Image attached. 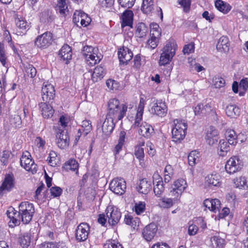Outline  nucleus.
I'll return each instance as SVG.
<instances>
[{
    "instance_id": "1",
    "label": "nucleus",
    "mask_w": 248,
    "mask_h": 248,
    "mask_svg": "<svg viewBox=\"0 0 248 248\" xmlns=\"http://www.w3.org/2000/svg\"><path fill=\"white\" fill-rule=\"evenodd\" d=\"M127 110V105L121 104L118 99L111 98L108 102L106 116L109 118L114 119L116 122H118L125 116Z\"/></svg>"
},
{
    "instance_id": "2",
    "label": "nucleus",
    "mask_w": 248,
    "mask_h": 248,
    "mask_svg": "<svg viewBox=\"0 0 248 248\" xmlns=\"http://www.w3.org/2000/svg\"><path fill=\"white\" fill-rule=\"evenodd\" d=\"M177 46L173 40H170L166 42L161 54L159 63L160 65H165L171 61L176 53Z\"/></svg>"
},
{
    "instance_id": "3",
    "label": "nucleus",
    "mask_w": 248,
    "mask_h": 248,
    "mask_svg": "<svg viewBox=\"0 0 248 248\" xmlns=\"http://www.w3.org/2000/svg\"><path fill=\"white\" fill-rule=\"evenodd\" d=\"M174 127L172 129V138L175 142H180L186 136L187 126L182 120H174Z\"/></svg>"
},
{
    "instance_id": "4",
    "label": "nucleus",
    "mask_w": 248,
    "mask_h": 248,
    "mask_svg": "<svg viewBox=\"0 0 248 248\" xmlns=\"http://www.w3.org/2000/svg\"><path fill=\"white\" fill-rule=\"evenodd\" d=\"M18 208L21 214V221L24 224H28L31 220L35 212L33 204L23 202L19 205Z\"/></svg>"
},
{
    "instance_id": "5",
    "label": "nucleus",
    "mask_w": 248,
    "mask_h": 248,
    "mask_svg": "<svg viewBox=\"0 0 248 248\" xmlns=\"http://www.w3.org/2000/svg\"><path fill=\"white\" fill-rule=\"evenodd\" d=\"M243 166V162L239 156H232L226 162L225 166L226 171L232 174L240 171Z\"/></svg>"
},
{
    "instance_id": "6",
    "label": "nucleus",
    "mask_w": 248,
    "mask_h": 248,
    "mask_svg": "<svg viewBox=\"0 0 248 248\" xmlns=\"http://www.w3.org/2000/svg\"><path fill=\"white\" fill-rule=\"evenodd\" d=\"M53 40L52 34L50 32L46 31L38 36L35 40L34 44L38 47L44 49L48 47Z\"/></svg>"
},
{
    "instance_id": "7",
    "label": "nucleus",
    "mask_w": 248,
    "mask_h": 248,
    "mask_svg": "<svg viewBox=\"0 0 248 248\" xmlns=\"http://www.w3.org/2000/svg\"><path fill=\"white\" fill-rule=\"evenodd\" d=\"M90 226L86 222L80 223L77 227L75 233L76 240L79 242L86 241L88 238Z\"/></svg>"
},
{
    "instance_id": "8",
    "label": "nucleus",
    "mask_w": 248,
    "mask_h": 248,
    "mask_svg": "<svg viewBox=\"0 0 248 248\" xmlns=\"http://www.w3.org/2000/svg\"><path fill=\"white\" fill-rule=\"evenodd\" d=\"M106 212L108 222L110 225L114 226L118 223L121 217V213L118 208L108 206L106 209Z\"/></svg>"
},
{
    "instance_id": "9",
    "label": "nucleus",
    "mask_w": 248,
    "mask_h": 248,
    "mask_svg": "<svg viewBox=\"0 0 248 248\" xmlns=\"http://www.w3.org/2000/svg\"><path fill=\"white\" fill-rule=\"evenodd\" d=\"M110 189L114 193L122 195L126 188L125 181L122 178L113 179L109 184Z\"/></svg>"
},
{
    "instance_id": "10",
    "label": "nucleus",
    "mask_w": 248,
    "mask_h": 248,
    "mask_svg": "<svg viewBox=\"0 0 248 248\" xmlns=\"http://www.w3.org/2000/svg\"><path fill=\"white\" fill-rule=\"evenodd\" d=\"M186 187V181L183 179H178L173 182L171 186L172 189L170 192V195L174 197V198H177L180 197Z\"/></svg>"
},
{
    "instance_id": "11",
    "label": "nucleus",
    "mask_w": 248,
    "mask_h": 248,
    "mask_svg": "<svg viewBox=\"0 0 248 248\" xmlns=\"http://www.w3.org/2000/svg\"><path fill=\"white\" fill-rule=\"evenodd\" d=\"M14 18L16 28V34L18 35H21L22 34H24L30 29V23L18 15H15Z\"/></svg>"
},
{
    "instance_id": "12",
    "label": "nucleus",
    "mask_w": 248,
    "mask_h": 248,
    "mask_svg": "<svg viewBox=\"0 0 248 248\" xmlns=\"http://www.w3.org/2000/svg\"><path fill=\"white\" fill-rule=\"evenodd\" d=\"M56 137V142L60 148L64 149L69 146L70 138L67 131L59 129Z\"/></svg>"
},
{
    "instance_id": "13",
    "label": "nucleus",
    "mask_w": 248,
    "mask_h": 248,
    "mask_svg": "<svg viewBox=\"0 0 248 248\" xmlns=\"http://www.w3.org/2000/svg\"><path fill=\"white\" fill-rule=\"evenodd\" d=\"M41 93L43 101L49 103L53 100L55 95V90L54 86L50 84L43 85L41 90Z\"/></svg>"
},
{
    "instance_id": "14",
    "label": "nucleus",
    "mask_w": 248,
    "mask_h": 248,
    "mask_svg": "<svg viewBox=\"0 0 248 248\" xmlns=\"http://www.w3.org/2000/svg\"><path fill=\"white\" fill-rule=\"evenodd\" d=\"M118 58L120 64L126 65L133 56L132 51L127 47L123 46L118 51Z\"/></svg>"
},
{
    "instance_id": "15",
    "label": "nucleus",
    "mask_w": 248,
    "mask_h": 248,
    "mask_svg": "<svg viewBox=\"0 0 248 248\" xmlns=\"http://www.w3.org/2000/svg\"><path fill=\"white\" fill-rule=\"evenodd\" d=\"M167 107L165 102L162 100H156L152 106L151 112L153 114L162 117L167 114Z\"/></svg>"
},
{
    "instance_id": "16",
    "label": "nucleus",
    "mask_w": 248,
    "mask_h": 248,
    "mask_svg": "<svg viewBox=\"0 0 248 248\" xmlns=\"http://www.w3.org/2000/svg\"><path fill=\"white\" fill-rule=\"evenodd\" d=\"M153 179L154 185V192L156 196L159 197L164 190L162 178L157 173H155L153 176Z\"/></svg>"
},
{
    "instance_id": "17",
    "label": "nucleus",
    "mask_w": 248,
    "mask_h": 248,
    "mask_svg": "<svg viewBox=\"0 0 248 248\" xmlns=\"http://www.w3.org/2000/svg\"><path fill=\"white\" fill-rule=\"evenodd\" d=\"M157 231L156 224L152 223L147 225L143 230L142 235L147 241H150L155 236Z\"/></svg>"
},
{
    "instance_id": "18",
    "label": "nucleus",
    "mask_w": 248,
    "mask_h": 248,
    "mask_svg": "<svg viewBox=\"0 0 248 248\" xmlns=\"http://www.w3.org/2000/svg\"><path fill=\"white\" fill-rule=\"evenodd\" d=\"M134 14L132 10L126 9L122 14L121 18L122 20L121 23L122 28L128 26L133 28Z\"/></svg>"
},
{
    "instance_id": "19",
    "label": "nucleus",
    "mask_w": 248,
    "mask_h": 248,
    "mask_svg": "<svg viewBox=\"0 0 248 248\" xmlns=\"http://www.w3.org/2000/svg\"><path fill=\"white\" fill-rule=\"evenodd\" d=\"M117 122L115 119L109 118L106 116V118L102 125L103 133L106 136L109 135L112 132Z\"/></svg>"
},
{
    "instance_id": "20",
    "label": "nucleus",
    "mask_w": 248,
    "mask_h": 248,
    "mask_svg": "<svg viewBox=\"0 0 248 248\" xmlns=\"http://www.w3.org/2000/svg\"><path fill=\"white\" fill-rule=\"evenodd\" d=\"M205 139L208 144L212 145L215 144L218 139L217 130L213 126H210L207 130Z\"/></svg>"
},
{
    "instance_id": "21",
    "label": "nucleus",
    "mask_w": 248,
    "mask_h": 248,
    "mask_svg": "<svg viewBox=\"0 0 248 248\" xmlns=\"http://www.w3.org/2000/svg\"><path fill=\"white\" fill-rule=\"evenodd\" d=\"M59 55L65 63L68 64L69 60L72 59V52L71 47L67 44L64 45L59 51Z\"/></svg>"
},
{
    "instance_id": "22",
    "label": "nucleus",
    "mask_w": 248,
    "mask_h": 248,
    "mask_svg": "<svg viewBox=\"0 0 248 248\" xmlns=\"http://www.w3.org/2000/svg\"><path fill=\"white\" fill-rule=\"evenodd\" d=\"M139 133L146 138H150L154 134V129L150 124L146 122L142 123L140 125Z\"/></svg>"
},
{
    "instance_id": "23",
    "label": "nucleus",
    "mask_w": 248,
    "mask_h": 248,
    "mask_svg": "<svg viewBox=\"0 0 248 248\" xmlns=\"http://www.w3.org/2000/svg\"><path fill=\"white\" fill-rule=\"evenodd\" d=\"M137 189L140 193L143 194L148 193L152 189L151 181L148 180L146 178L140 180Z\"/></svg>"
},
{
    "instance_id": "24",
    "label": "nucleus",
    "mask_w": 248,
    "mask_h": 248,
    "mask_svg": "<svg viewBox=\"0 0 248 248\" xmlns=\"http://www.w3.org/2000/svg\"><path fill=\"white\" fill-rule=\"evenodd\" d=\"M47 103L41 102L39 104V106L43 117L44 118L48 119L53 115L54 109L50 105L47 104Z\"/></svg>"
},
{
    "instance_id": "25",
    "label": "nucleus",
    "mask_w": 248,
    "mask_h": 248,
    "mask_svg": "<svg viewBox=\"0 0 248 248\" xmlns=\"http://www.w3.org/2000/svg\"><path fill=\"white\" fill-rule=\"evenodd\" d=\"M154 0H143L141 10L143 13L149 16H153L155 10Z\"/></svg>"
},
{
    "instance_id": "26",
    "label": "nucleus",
    "mask_w": 248,
    "mask_h": 248,
    "mask_svg": "<svg viewBox=\"0 0 248 248\" xmlns=\"http://www.w3.org/2000/svg\"><path fill=\"white\" fill-rule=\"evenodd\" d=\"M230 46V41L228 38L222 36L219 39L216 45V48L220 52H227L229 50Z\"/></svg>"
},
{
    "instance_id": "27",
    "label": "nucleus",
    "mask_w": 248,
    "mask_h": 248,
    "mask_svg": "<svg viewBox=\"0 0 248 248\" xmlns=\"http://www.w3.org/2000/svg\"><path fill=\"white\" fill-rule=\"evenodd\" d=\"M56 11L61 17H66L69 15V10L66 0H59L56 7Z\"/></svg>"
},
{
    "instance_id": "28",
    "label": "nucleus",
    "mask_w": 248,
    "mask_h": 248,
    "mask_svg": "<svg viewBox=\"0 0 248 248\" xmlns=\"http://www.w3.org/2000/svg\"><path fill=\"white\" fill-rule=\"evenodd\" d=\"M40 20L44 24L51 23L54 19L52 10L45 9L40 14Z\"/></svg>"
},
{
    "instance_id": "29",
    "label": "nucleus",
    "mask_w": 248,
    "mask_h": 248,
    "mask_svg": "<svg viewBox=\"0 0 248 248\" xmlns=\"http://www.w3.org/2000/svg\"><path fill=\"white\" fill-rule=\"evenodd\" d=\"M92 73V80L93 82H98L103 78L106 74L105 69L101 66H97Z\"/></svg>"
},
{
    "instance_id": "30",
    "label": "nucleus",
    "mask_w": 248,
    "mask_h": 248,
    "mask_svg": "<svg viewBox=\"0 0 248 248\" xmlns=\"http://www.w3.org/2000/svg\"><path fill=\"white\" fill-rule=\"evenodd\" d=\"M230 150V144L224 139L219 141L217 147V154L220 156H225Z\"/></svg>"
},
{
    "instance_id": "31",
    "label": "nucleus",
    "mask_w": 248,
    "mask_h": 248,
    "mask_svg": "<svg viewBox=\"0 0 248 248\" xmlns=\"http://www.w3.org/2000/svg\"><path fill=\"white\" fill-rule=\"evenodd\" d=\"M14 181L13 175L9 174H6L1 186V188L2 190L11 191L14 186Z\"/></svg>"
},
{
    "instance_id": "32",
    "label": "nucleus",
    "mask_w": 248,
    "mask_h": 248,
    "mask_svg": "<svg viewBox=\"0 0 248 248\" xmlns=\"http://www.w3.org/2000/svg\"><path fill=\"white\" fill-rule=\"evenodd\" d=\"M124 222L126 225L130 226L134 229H138L140 220L138 217H134L132 216L127 214L124 216Z\"/></svg>"
},
{
    "instance_id": "33",
    "label": "nucleus",
    "mask_w": 248,
    "mask_h": 248,
    "mask_svg": "<svg viewBox=\"0 0 248 248\" xmlns=\"http://www.w3.org/2000/svg\"><path fill=\"white\" fill-rule=\"evenodd\" d=\"M226 113L228 117L235 118L240 113V109L235 104H230L226 108Z\"/></svg>"
},
{
    "instance_id": "34",
    "label": "nucleus",
    "mask_w": 248,
    "mask_h": 248,
    "mask_svg": "<svg viewBox=\"0 0 248 248\" xmlns=\"http://www.w3.org/2000/svg\"><path fill=\"white\" fill-rule=\"evenodd\" d=\"M215 4L216 8L224 14H227L232 9L229 4L222 0H217Z\"/></svg>"
},
{
    "instance_id": "35",
    "label": "nucleus",
    "mask_w": 248,
    "mask_h": 248,
    "mask_svg": "<svg viewBox=\"0 0 248 248\" xmlns=\"http://www.w3.org/2000/svg\"><path fill=\"white\" fill-rule=\"evenodd\" d=\"M148 31V27L144 23H139L136 26V35L139 38H143L146 36Z\"/></svg>"
},
{
    "instance_id": "36",
    "label": "nucleus",
    "mask_w": 248,
    "mask_h": 248,
    "mask_svg": "<svg viewBox=\"0 0 248 248\" xmlns=\"http://www.w3.org/2000/svg\"><path fill=\"white\" fill-rule=\"evenodd\" d=\"M18 242L23 248H28L31 242V234L25 233L18 238Z\"/></svg>"
},
{
    "instance_id": "37",
    "label": "nucleus",
    "mask_w": 248,
    "mask_h": 248,
    "mask_svg": "<svg viewBox=\"0 0 248 248\" xmlns=\"http://www.w3.org/2000/svg\"><path fill=\"white\" fill-rule=\"evenodd\" d=\"M227 142L230 145L234 146L238 142L237 136L235 132L233 130H230L226 132Z\"/></svg>"
},
{
    "instance_id": "38",
    "label": "nucleus",
    "mask_w": 248,
    "mask_h": 248,
    "mask_svg": "<svg viewBox=\"0 0 248 248\" xmlns=\"http://www.w3.org/2000/svg\"><path fill=\"white\" fill-rule=\"evenodd\" d=\"M92 129L91 122L89 120H84L82 122L81 127L78 129V133H83L86 136Z\"/></svg>"
},
{
    "instance_id": "39",
    "label": "nucleus",
    "mask_w": 248,
    "mask_h": 248,
    "mask_svg": "<svg viewBox=\"0 0 248 248\" xmlns=\"http://www.w3.org/2000/svg\"><path fill=\"white\" fill-rule=\"evenodd\" d=\"M205 182L208 185L213 186H219L220 182L219 175L217 174H209L205 177Z\"/></svg>"
},
{
    "instance_id": "40",
    "label": "nucleus",
    "mask_w": 248,
    "mask_h": 248,
    "mask_svg": "<svg viewBox=\"0 0 248 248\" xmlns=\"http://www.w3.org/2000/svg\"><path fill=\"white\" fill-rule=\"evenodd\" d=\"M174 203L172 199L165 197L161 198L159 202V206L163 208H170L173 205Z\"/></svg>"
},
{
    "instance_id": "41",
    "label": "nucleus",
    "mask_w": 248,
    "mask_h": 248,
    "mask_svg": "<svg viewBox=\"0 0 248 248\" xmlns=\"http://www.w3.org/2000/svg\"><path fill=\"white\" fill-rule=\"evenodd\" d=\"M31 163H33V160L28 157L26 155H22L20 158V164L21 166L24 168L26 170L29 171V167Z\"/></svg>"
},
{
    "instance_id": "42",
    "label": "nucleus",
    "mask_w": 248,
    "mask_h": 248,
    "mask_svg": "<svg viewBox=\"0 0 248 248\" xmlns=\"http://www.w3.org/2000/svg\"><path fill=\"white\" fill-rule=\"evenodd\" d=\"M212 245H215L217 248H223L225 245V240L218 236H214L211 238Z\"/></svg>"
},
{
    "instance_id": "43",
    "label": "nucleus",
    "mask_w": 248,
    "mask_h": 248,
    "mask_svg": "<svg viewBox=\"0 0 248 248\" xmlns=\"http://www.w3.org/2000/svg\"><path fill=\"white\" fill-rule=\"evenodd\" d=\"M24 70L28 77L33 78L36 75V69L32 64H27L25 65Z\"/></svg>"
},
{
    "instance_id": "44",
    "label": "nucleus",
    "mask_w": 248,
    "mask_h": 248,
    "mask_svg": "<svg viewBox=\"0 0 248 248\" xmlns=\"http://www.w3.org/2000/svg\"><path fill=\"white\" fill-rule=\"evenodd\" d=\"M198 155L199 153L196 151H191L187 157L188 164L191 166H194L196 163V161H198Z\"/></svg>"
},
{
    "instance_id": "45",
    "label": "nucleus",
    "mask_w": 248,
    "mask_h": 248,
    "mask_svg": "<svg viewBox=\"0 0 248 248\" xmlns=\"http://www.w3.org/2000/svg\"><path fill=\"white\" fill-rule=\"evenodd\" d=\"M144 145V143L142 142L141 145L135 147V155L140 160L143 159L144 157V149L142 147V146Z\"/></svg>"
},
{
    "instance_id": "46",
    "label": "nucleus",
    "mask_w": 248,
    "mask_h": 248,
    "mask_svg": "<svg viewBox=\"0 0 248 248\" xmlns=\"http://www.w3.org/2000/svg\"><path fill=\"white\" fill-rule=\"evenodd\" d=\"M104 248H123L122 245L115 240H108L104 245Z\"/></svg>"
},
{
    "instance_id": "47",
    "label": "nucleus",
    "mask_w": 248,
    "mask_h": 248,
    "mask_svg": "<svg viewBox=\"0 0 248 248\" xmlns=\"http://www.w3.org/2000/svg\"><path fill=\"white\" fill-rule=\"evenodd\" d=\"M146 204L144 202H139L135 203L134 211L137 215L143 213L145 210Z\"/></svg>"
},
{
    "instance_id": "48",
    "label": "nucleus",
    "mask_w": 248,
    "mask_h": 248,
    "mask_svg": "<svg viewBox=\"0 0 248 248\" xmlns=\"http://www.w3.org/2000/svg\"><path fill=\"white\" fill-rule=\"evenodd\" d=\"M7 57L5 55V52L3 43H0V62L5 67H8V63L6 62Z\"/></svg>"
},
{
    "instance_id": "49",
    "label": "nucleus",
    "mask_w": 248,
    "mask_h": 248,
    "mask_svg": "<svg viewBox=\"0 0 248 248\" xmlns=\"http://www.w3.org/2000/svg\"><path fill=\"white\" fill-rule=\"evenodd\" d=\"M10 123L13 127H20L21 124V120L18 115H14L11 116L10 119Z\"/></svg>"
},
{
    "instance_id": "50",
    "label": "nucleus",
    "mask_w": 248,
    "mask_h": 248,
    "mask_svg": "<svg viewBox=\"0 0 248 248\" xmlns=\"http://www.w3.org/2000/svg\"><path fill=\"white\" fill-rule=\"evenodd\" d=\"M47 160L51 166L54 167L56 166L58 162L56 153L53 151H51Z\"/></svg>"
},
{
    "instance_id": "51",
    "label": "nucleus",
    "mask_w": 248,
    "mask_h": 248,
    "mask_svg": "<svg viewBox=\"0 0 248 248\" xmlns=\"http://www.w3.org/2000/svg\"><path fill=\"white\" fill-rule=\"evenodd\" d=\"M80 16H81V19L80 24L81 26L87 27L90 23L91 21V18L87 14L82 11H81Z\"/></svg>"
},
{
    "instance_id": "52",
    "label": "nucleus",
    "mask_w": 248,
    "mask_h": 248,
    "mask_svg": "<svg viewBox=\"0 0 248 248\" xmlns=\"http://www.w3.org/2000/svg\"><path fill=\"white\" fill-rule=\"evenodd\" d=\"M21 221V214L20 213V210L17 212H16V214L14 215V218L12 222V224H9V227H14L16 226H18L20 224Z\"/></svg>"
},
{
    "instance_id": "53",
    "label": "nucleus",
    "mask_w": 248,
    "mask_h": 248,
    "mask_svg": "<svg viewBox=\"0 0 248 248\" xmlns=\"http://www.w3.org/2000/svg\"><path fill=\"white\" fill-rule=\"evenodd\" d=\"M136 0H118L121 7L127 9L131 8L135 4Z\"/></svg>"
},
{
    "instance_id": "54",
    "label": "nucleus",
    "mask_w": 248,
    "mask_h": 248,
    "mask_svg": "<svg viewBox=\"0 0 248 248\" xmlns=\"http://www.w3.org/2000/svg\"><path fill=\"white\" fill-rule=\"evenodd\" d=\"M50 192L51 196L53 198H57L61 195L62 189L59 186H54L50 188Z\"/></svg>"
},
{
    "instance_id": "55",
    "label": "nucleus",
    "mask_w": 248,
    "mask_h": 248,
    "mask_svg": "<svg viewBox=\"0 0 248 248\" xmlns=\"http://www.w3.org/2000/svg\"><path fill=\"white\" fill-rule=\"evenodd\" d=\"M234 183L237 187L242 188L245 187L247 184L246 179L245 177L241 176L239 178H236L234 180Z\"/></svg>"
},
{
    "instance_id": "56",
    "label": "nucleus",
    "mask_w": 248,
    "mask_h": 248,
    "mask_svg": "<svg viewBox=\"0 0 248 248\" xmlns=\"http://www.w3.org/2000/svg\"><path fill=\"white\" fill-rule=\"evenodd\" d=\"M211 201L212 202H213V204H211V211L215 213H216L217 211H219V210L221 208V203L220 201L217 199H211Z\"/></svg>"
},
{
    "instance_id": "57",
    "label": "nucleus",
    "mask_w": 248,
    "mask_h": 248,
    "mask_svg": "<svg viewBox=\"0 0 248 248\" xmlns=\"http://www.w3.org/2000/svg\"><path fill=\"white\" fill-rule=\"evenodd\" d=\"M195 49V44L194 43H190L185 45L183 47V52L185 54H189L194 52Z\"/></svg>"
},
{
    "instance_id": "58",
    "label": "nucleus",
    "mask_w": 248,
    "mask_h": 248,
    "mask_svg": "<svg viewBox=\"0 0 248 248\" xmlns=\"http://www.w3.org/2000/svg\"><path fill=\"white\" fill-rule=\"evenodd\" d=\"M214 81V85L216 88H220L225 85V79L221 77H216Z\"/></svg>"
},
{
    "instance_id": "59",
    "label": "nucleus",
    "mask_w": 248,
    "mask_h": 248,
    "mask_svg": "<svg viewBox=\"0 0 248 248\" xmlns=\"http://www.w3.org/2000/svg\"><path fill=\"white\" fill-rule=\"evenodd\" d=\"M81 15V11H78L76 10L73 16V23L76 25L77 27H79L78 23L79 21V20H81V16H80Z\"/></svg>"
},
{
    "instance_id": "60",
    "label": "nucleus",
    "mask_w": 248,
    "mask_h": 248,
    "mask_svg": "<svg viewBox=\"0 0 248 248\" xmlns=\"http://www.w3.org/2000/svg\"><path fill=\"white\" fill-rule=\"evenodd\" d=\"M178 3L184 8L185 12H187L189 11L191 5V0H178Z\"/></svg>"
},
{
    "instance_id": "61",
    "label": "nucleus",
    "mask_w": 248,
    "mask_h": 248,
    "mask_svg": "<svg viewBox=\"0 0 248 248\" xmlns=\"http://www.w3.org/2000/svg\"><path fill=\"white\" fill-rule=\"evenodd\" d=\"M134 64L133 67L136 69H139L141 65V57L140 54L136 55L134 58Z\"/></svg>"
},
{
    "instance_id": "62",
    "label": "nucleus",
    "mask_w": 248,
    "mask_h": 248,
    "mask_svg": "<svg viewBox=\"0 0 248 248\" xmlns=\"http://www.w3.org/2000/svg\"><path fill=\"white\" fill-rule=\"evenodd\" d=\"M11 153L8 151H4L3 152L2 155L0 159L1 162L4 165H6L8 163V159L10 156Z\"/></svg>"
},
{
    "instance_id": "63",
    "label": "nucleus",
    "mask_w": 248,
    "mask_h": 248,
    "mask_svg": "<svg viewBox=\"0 0 248 248\" xmlns=\"http://www.w3.org/2000/svg\"><path fill=\"white\" fill-rule=\"evenodd\" d=\"M16 210L13 207H10L7 210L6 214L7 217L10 219L9 224L12 223L13 218H14V215L16 214Z\"/></svg>"
},
{
    "instance_id": "64",
    "label": "nucleus",
    "mask_w": 248,
    "mask_h": 248,
    "mask_svg": "<svg viewBox=\"0 0 248 248\" xmlns=\"http://www.w3.org/2000/svg\"><path fill=\"white\" fill-rule=\"evenodd\" d=\"M157 39L156 37H152L151 38L149 39L147 42V44L149 47H150L152 49L155 48L157 46Z\"/></svg>"
}]
</instances>
